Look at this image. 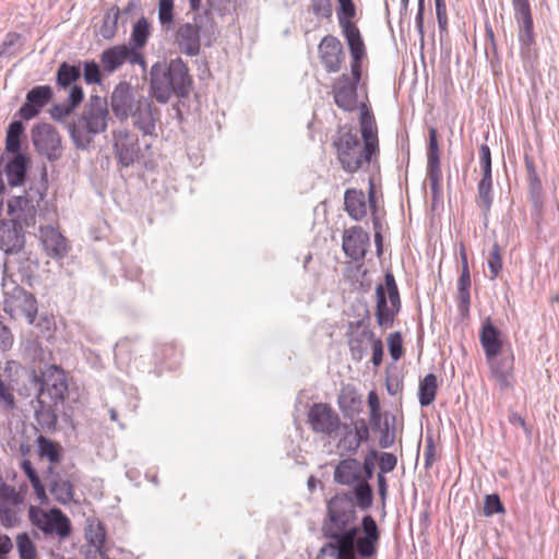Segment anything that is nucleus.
I'll return each mask as SVG.
<instances>
[{"mask_svg":"<svg viewBox=\"0 0 559 559\" xmlns=\"http://www.w3.org/2000/svg\"><path fill=\"white\" fill-rule=\"evenodd\" d=\"M332 536L333 542H326L320 548L322 557L329 552L336 559L341 556L371 559L378 554L381 533L373 516L365 514L360 525Z\"/></svg>","mask_w":559,"mask_h":559,"instance_id":"nucleus-1","label":"nucleus"},{"mask_svg":"<svg viewBox=\"0 0 559 559\" xmlns=\"http://www.w3.org/2000/svg\"><path fill=\"white\" fill-rule=\"evenodd\" d=\"M148 91L152 98L159 104H166L171 97H189L193 80L188 64L177 57L167 61L155 62L148 73Z\"/></svg>","mask_w":559,"mask_h":559,"instance_id":"nucleus-2","label":"nucleus"},{"mask_svg":"<svg viewBox=\"0 0 559 559\" xmlns=\"http://www.w3.org/2000/svg\"><path fill=\"white\" fill-rule=\"evenodd\" d=\"M109 119L108 99L99 95H91L82 114L67 124L75 148L88 150L95 136L107 130Z\"/></svg>","mask_w":559,"mask_h":559,"instance_id":"nucleus-3","label":"nucleus"},{"mask_svg":"<svg viewBox=\"0 0 559 559\" xmlns=\"http://www.w3.org/2000/svg\"><path fill=\"white\" fill-rule=\"evenodd\" d=\"M193 12L192 20L179 24L175 32V44L189 57L199 56L202 45L211 47L218 34L213 13L207 10Z\"/></svg>","mask_w":559,"mask_h":559,"instance_id":"nucleus-4","label":"nucleus"},{"mask_svg":"<svg viewBox=\"0 0 559 559\" xmlns=\"http://www.w3.org/2000/svg\"><path fill=\"white\" fill-rule=\"evenodd\" d=\"M350 52V74L342 73L332 85V95L335 105L345 112H353L358 108V86L362 75V60L366 58V48H348Z\"/></svg>","mask_w":559,"mask_h":559,"instance_id":"nucleus-5","label":"nucleus"},{"mask_svg":"<svg viewBox=\"0 0 559 559\" xmlns=\"http://www.w3.org/2000/svg\"><path fill=\"white\" fill-rule=\"evenodd\" d=\"M48 190V173L46 166L41 168L39 183L31 185L21 195H13L7 202L9 218L26 228L35 227L40 203L45 200Z\"/></svg>","mask_w":559,"mask_h":559,"instance_id":"nucleus-6","label":"nucleus"},{"mask_svg":"<svg viewBox=\"0 0 559 559\" xmlns=\"http://www.w3.org/2000/svg\"><path fill=\"white\" fill-rule=\"evenodd\" d=\"M332 145L336 151L337 160L344 171L355 174L365 165H370L378 155H366L365 142L360 141L357 131L348 124L338 128L333 136Z\"/></svg>","mask_w":559,"mask_h":559,"instance_id":"nucleus-7","label":"nucleus"},{"mask_svg":"<svg viewBox=\"0 0 559 559\" xmlns=\"http://www.w3.org/2000/svg\"><path fill=\"white\" fill-rule=\"evenodd\" d=\"M328 521L323 523L322 534L333 542V534L343 533L356 525L357 512L350 493H337L326 503Z\"/></svg>","mask_w":559,"mask_h":559,"instance_id":"nucleus-8","label":"nucleus"},{"mask_svg":"<svg viewBox=\"0 0 559 559\" xmlns=\"http://www.w3.org/2000/svg\"><path fill=\"white\" fill-rule=\"evenodd\" d=\"M376 318L379 326L389 329L393 326L395 317L401 311V298L395 277L392 272L384 274V284L376 287Z\"/></svg>","mask_w":559,"mask_h":559,"instance_id":"nucleus-9","label":"nucleus"},{"mask_svg":"<svg viewBox=\"0 0 559 559\" xmlns=\"http://www.w3.org/2000/svg\"><path fill=\"white\" fill-rule=\"evenodd\" d=\"M28 518L31 523L46 535L56 534L60 538H67L71 534V522L58 508H51L46 511L39 507L31 506Z\"/></svg>","mask_w":559,"mask_h":559,"instance_id":"nucleus-10","label":"nucleus"},{"mask_svg":"<svg viewBox=\"0 0 559 559\" xmlns=\"http://www.w3.org/2000/svg\"><path fill=\"white\" fill-rule=\"evenodd\" d=\"M3 292L4 311L11 317L20 311L29 323H33L38 312L36 297L13 281L3 285Z\"/></svg>","mask_w":559,"mask_h":559,"instance_id":"nucleus-11","label":"nucleus"},{"mask_svg":"<svg viewBox=\"0 0 559 559\" xmlns=\"http://www.w3.org/2000/svg\"><path fill=\"white\" fill-rule=\"evenodd\" d=\"M31 138L37 153L45 156L49 162H56L62 157L61 136L50 123L40 122L35 124L31 130Z\"/></svg>","mask_w":559,"mask_h":559,"instance_id":"nucleus-12","label":"nucleus"},{"mask_svg":"<svg viewBox=\"0 0 559 559\" xmlns=\"http://www.w3.org/2000/svg\"><path fill=\"white\" fill-rule=\"evenodd\" d=\"M32 381L37 390L36 403H41L46 399H49L56 405L63 402L68 391V382L61 369L55 368L53 371L41 377L34 374Z\"/></svg>","mask_w":559,"mask_h":559,"instance_id":"nucleus-13","label":"nucleus"},{"mask_svg":"<svg viewBox=\"0 0 559 559\" xmlns=\"http://www.w3.org/2000/svg\"><path fill=\"white\" fill-rule=\"evenodd\" d=\"M129 118L143 136L157 138L156 124L160 118V110L150 96L141 95Z\"/></svg>","mask_w":559,"mask_h":559,"instance_id":"nucleus-14","label":"nucleus"},{"mask_svg":"<svg viewBox=\"0 0 559 559\" xmlns=\"http://www.w3.org/2000/svg\"><path fill=\"white\" fill-rule=\"evenodd\" d=\"M142 94L135 92L130 82L120 81L112 90L108 100V107L118 121L124 122L132 115L133 108L139 103Z\"/></svg>","mask_w":559,"mask_h":559,"instance_id":"nucleus-15","label":"nucleus"},{"mask_svg":"<svg viewBox=\"0 0 559 559\" xmlns=\"http://www.w3.org/2000/svg\"><path fill=\"white\" fill-rule=\"evenodd\" d=\"M427 177L430 182L432 205L436 206L442 200V171L440 164L438 133L436 128L429 129V143L427 150Z\"/></svg>","mask_w":559,"mask_h":559,"instance_id":"nucleus-16","label":"nucleus"},{"mask_svg":"<svg viewBox=\"0 0 559 559\" xmlns=\"http://www.w3.org/2000/svg\"><path fill=\"white\" fill-rule=\"evenodd\" d=\"M111 136L118 164L126 168L132 166L140 156L139 136L128 129L114 130Z\"/></svg>","mask_w":559,"mask_h":559,"instance_id":"nucleus-17","label":"nucleus"},{"mask_svg":"<svg viewBox=\"0 0 559 559\" xmlns=\"http://www.w3.org/2000/svg\"><path fill=\"white\" fill-rule=\"evenodd\" d=\"M308 423L316 433L332 437L341 429L338 414L326 403H313L308 411Z\"/></svg>","mask_w":559,"mask_h":559,"instance_id":"nucleus-18","label":"nucleus"},{"mask_svg":"<svg viewBox=\"0 0 559 559\" xmlns=\"http://www.w3.org/2000/svg\"><path fill=\"white\" fill-rule=\"evenodd\" d=\"M340 445L348 453L355 454L358 449L371 440L369 419L354 417L349 424H342Z\"/></svg>","mask_w":559,"mask_h":559,"instance_id":"nucleus-19","label":"nucleus"},{"mask_svg":"<svg viewBox=\"0 0 559 559\" xmlns=\"http://www.w3.org/2000/svg\"><path fill=\"white\" fill-rule=\"evenodd\" d=\"M338 8L336 10L338 24L348 48H366L359 28L352 20L356 16V5L353 0H336Z\"/></svg>","mask_w":559,"mask_h":559,"instance_id":"nucleus-20","label":"nucleus"},{"mask_svg":"<svg viewBox=\"0 0 559 559\" xmlns=\"http://www.w3.org/2000/svg\"><path fill=\"white\" fill-rule=\"evenodd\" d=\"M26 227L11 218L0 221V250L7 255L21 253L26 243Z\"/></svg>","mask_w":559,"mask_h":559,"instance_id":"nucleus-21","label":"nucleus"},{"mask_svg":"<svg viewBox=\"0 0 559 559\" xmlns=\"http://www.w3.org/2000/svg\"><path fill=\"white\" fill-rule=\"evenodd\" d=\"M53 90L50 85H36L26 93L24 104L15 112V117L31 120L37 117L41 109L50 103Z\"/></svg>","mask_w":559,"mask_h":559,"instance_id":"nucleus-22","label":"nucleus"},{"mask_svg":"<svg viewBox=\"0 0 559 559\" xmlns=\"http://www.w3.org/2000/svg\"><path fill=\"white\" fill-rule=\"evenodd\" d=\"M319 56L328 73H336L341 70L345 59V51L341 40L333 35H325L319 46Z\"/></svg>","mask_w":559,"mask_h":559,"instance_id":"nucleus-23","label":"nucleus"},{"mask_svg":"<svg viewBox=\"0 0 559 559\" xmlns=\"http://www.w3.org/2000/svg\"><path fill=\"white\" fill-rule=\"evenodd\" d=\"M369 245V235L360 226H354L346 229L343 234V251L354 261H361L365 259Z\"/></svg>","mask_w":559,"mask_h":559,"instance_id":"nucleus-24","label":"nucleus"},{"mask_svg":"<svg viewBox=\"0 0 559 559\" xmlns=\"http://www.w3.org/2000/svg\"><path fill=\"white\" fill-rule=\"evenodd\" d=\"M479 342L486 359H492L503 353L504 341L502 332L493 324L490 317H487L481 321Z\"/></svg>","mask_w":559,"mask_h":559,"instance_id":"nucleus-25","label":"nucleus"},{"mask_svg":"<svg viewBox=\"0 0 559 559\" xmlns=\"http://www.w3.org/2000/svg\"><path fill=\"white\" fill-rule=\"evenodd\" d=\"M360 116V133L361 140L365 142L366 155H378L379 154V140L376 120L372 111L366 103H361L359 106Z\"/></svg>","mask_w":559,"mask_h":559,"instance_id":"nucleus-26","label":"nucleus"},{"mask_svg":"<svg viewBox=\"0 0 559 559\" xmlns=\"http://www.w3.org/2000/svg\"><path fill=\"white\" fill-rule=\"evenodd\" d=\"M396 415L384 412V415L378 417L377 424L369 420L371 432L378 433V445L380 449L392 448L396 441Z\"/></svg>","mask_w":559,"mask_h":559,"instance_id":"nucleus-27","label":"nucleus"},{"mask_svg":"<svg viewBox=\"0 0 559 559\" xmlns=\"http://www.w3.org/2000/svg\"><path fill=\"white\" fill-rule=\"evenodd\" d=\"M31 159L26 153L12 155L3 166V173L11 188L21 187L27 179Z\"/></svg>","mask_w":559,"mask_h":559,"instance_id":"nucleus-28","label":"nucleus"},{"mask_svg":"<svg viewBox=\"0 0 559 559\" xmlns=\"http://www.w3.org/2000/svg\"><path fill=\"white\" fill-rule=\"evenodd\" d=\"M40 239L47 254L52 259H61L68 253L67 239L51 225L39 228Z\"/></svg>","mask_w":559,"mask_h":559,"instance_id":"nucleus-29","label":"nucleus"},{"mask_svg":"<svg viewBox=\"0 0 559 559\" xmlns=\"http://www.w3.org/2000/svg\"><path fill=\"white\" fill-rule=\"evenodd\" d=\"M514 19L519 24V41L521 56L527 58L531 55V47L535 44L534 22L532 11H520L514 13Z\"/></svg>","mask_w":559,"mask_h":559,"instance_id":"nucleus-30","label":"nucleus"},{"mask_svg":"<svg viewBox=\"0 0 559 559\" xmlns=\"http://www.w3.org/2000/svg\"><path fill=\"white\" fill-rule=\"evenodd\" d=\"M333 478L338 485L354 486L360 481V462L352 456L341 460L334 468Z\"/></svg>","mask_w":559,"mask_h":559,"instance_id":"nucleus-31","label":"nucleus"},{"mask_svg":"<svg viewBox=\"0 0 559 559\" xmlns=\"http://www.w3.org/2000/svg\"><path fill=\"white\" fill-rule=\"evenodd\" d=\"M337 405L344 418L353 420L362 411L364 401L355 388L347 385L341 390Z\"/></svg>","mask_w":559,"mask_h":559,"instance_id":"nucleus-32","label":"nucleus"},{"mask_svg":"<svg viewBox=\"0 0 559 559\" xmlns=\"http://www.w3.org/2000/svg\"><path fill=\"white\" fill-rule=\"evenodd\" d=\"M84 92L81 86H72L69 91L68 100L63 104H55L50 108V116L53 120L64 123L66 119L83 102Z\"/></svg>","mask_w":559,"mask_h":559,"instance_id":"nucleus-33","label":"nucleus"},{"mask_svg":"<svg viewBox=\"0 0 559 559\" xmlns=\"http://www.w3.org/2000/svg\"><path fill=\"white\" fill-rule=\"evenodd\" d=\"M348 347L352 359L359 362L367 355L366 342L372 343L377 337L370 329H364L353 333H347Z\"/></svg>","mask_w":559,"mask_h":559,"instance_id":"nucleus-34","label":"nucleus"},{"mask_svg":"<svg viewBox=\"0 0 559 559\" xmlns=\"http://www.w3.org/2000/svg\"><path fill=\"white\" fill-rule=\"evenodd\" d=\"M345 211L354 221H361L367 215L366 197L361 190L347 189L344 194Z\"/></svg>","mask_w":559,"mask_h":559,"instance_id":"nucleus-35","label":"nucleus"},{"mask_svg":"<svg viewBox=\"0 0 559 559\" xmlns=\"http://www.w3.org/2000/svg\"><path fill=\"white\" fill-rule=\"evenodd\" d=\"M82 76L81 63H70L62 61L56 71V85L58 90L72 88V86H79L75 84Z\"/></svg>","mask_w":559,"mask_h":559,"instance_id":"nucleus-36","label":"nucleus"},{"mask_svg":"<svg viewBox=\"0 0 559 559\" xmlns=\"http://www.w3.org/2000/svg\"><path fill=\"white\" fill-rule=\"evenodd\" d=\"M49 490L55 500L62 506L70 504L74 501V486L72 481L62 478L60 475H56L49 481Z\"/></svg>","mask_w":559,"mask_h":559,"instance_id":"nucleus-37","label":"nucleus"},{"mask_svg":"<svg viewBox=\"0 0 559 559\" xmlns=\"http://www.w3.org/2000/svg\"><path fill=\"white\" fill-rule=\"evenodd\" d=\"M127 45H116L105 49L100 53V62L104 71L112 73L127 62Z\"/></svg>","mask_w":559,"mask_h":559,"instance_id":"nucleus-38","label":"nucleus"},{"mask_svg":"<svg viewBox=\"0 0 559 559\" xmlns=\"http://www.w3.org/2000/svg\"><path fill=\"white\" fill-rule=\"evenodd\" d=\"M353 490L349 491L355 509L360 511L369 510L373 504V488L367 481H359L355 484Z\"/></svg>","mask_w":559,"mask_h":559,"instance_id":"nucleus-39","label":"nucleus"},{"mask_svg":"<svg viewBox=\"0 0 559 559\" xmlns=\"http://www.w3.org/2000/svg\"><path fill=\"white\" fill-rule=\"evenodd\" d=\"M471 273L469 269L462 270L457 281V309L461 316L466 317L471 306Z\"/></svg>","mask_w":559,"mask_h":559,"instance_id":"nucleus-40","label":"nucleus"},{"mask_svg":"<svg viewBox=\"0 0 559 559\" xmlns=\"http://www.w3.org/2000/svg\"><path fill=\"white\" fill-rule=\"evenodd\" d=\"M23 119H14L10 122L5 134V152L12 155L23 153L21 146V136L24 134L25 127Z\"/></svg>","mask_w":559,"mask_h":559,"instance_id":"nucleus-41","label":"nucleus"},{"mask_svg":"<svg viewBox=\"0 0 559 559\" xmlns=\"http://www.w3.org/2000/svg\"><path fill=\"white\" fill-rule=\"evenodd\" d=\"M34 411L35 420L41 427V429L48 432L56 430L57 415L51 405L47 404V401L36 403V405H34Z\"/></svg>","mask_w":559,"mask_h":559,"instance_id":"nucleus-42","label":"nucleus"},{"mask_svg":"<svg viewBox=\"0 0 559 559\" xmlns=\"http://www.w3.org/2000/svg\"><path fill=\"white\" fill-rule=\"evenodd\" d=\"M152 33V26L145 16H141L132 26L128 46L143 48L146 46Z\"/></svg>","mask_w":559,"mask_h":559,"instance_id":"nucleus-43","label":"nucleus"},{"mask_svg":"<svg viewBox=\"0 0 559 559\" xmlns=\"http://www.w3.org/2000/svg\"><path fill=\"white\" fill-rule=\"evenodd\" d=\"M438 390L437 377L433 373L426 374L418 386V400L423 407L429 406L436 399Z\"/></svg>","mask_w":559,"mask_h":559,"instance_id":"nucleus-44","label":"nucleus"},{"mask_svg":"<svg viewBox=\"0 0 559 559\" xmlns=\"http://www.w3.org/2000/svg\"><path fill=\"white\" fill-rule=\"evenodd\" d=\"M38 453L41 457H46L50 463H59L62 459L61 445L45 436L37 437Z\"/></svg>","mask_w":559,"mask_h":559,"instance_id":"nucleus-45","label":"nucleus"},{"mask_svg":"<svg viewBox=\"0 0 559 559\" xmlns=\"http://www.w3.org/2000/svg\"><path fill=\"white\" fill-rule=\"evenodd\" d=\"M120 14L121 10L117 5L111 7L105 12L103 23L99 27V35L104 39H111L116 36Z\"/></svg>","mask_w":559,"mask_h":559,"instance_id":"nucleus-46","label":"nucleus"},{"mask_svg":"<svg viewBox=\"0 0 559 559\" xmlns=\"http://www.w3.org/2000/svg\"><path fill=\"white\" fill-rule=\"evenodd\" d=\"M17 263V273L21 277V282L32 286L35 278V273L39 266L38 261L36 259L23 258L19 259Z\"/></svg>","mask_w":559,"mask_h":559,"instance_id":"nucleus-47","label":"nucleus"},{"mask_svg":"<svg viewBox=\"0 0 559 559\" xmlns=\"http://www.w3.org/2000/svg\"><path fill=\"white\" fill-rule=\"evenodd\" d=\"M491 376L502 373H512L514 365V356L512 353L509 355H500L492 359H487Z\"/></svg>","mask_w":559,"mask_h":559,"instance_id":"nucleus-48","label":"nucleus"},{"mask_svg":"<svg viewBox=\"0 0 559 559\" xmlns=\"http://www.w3.org/2000/svg\"><path fill=\"white\" fill-rule=\"evenodd\" d=\"M87 547H104L106 543V531L104 525L98 522L90 524L85 532Z\"/></svg>","mask_w":559,"mask_h":559,"instance_id":"nucleus-49","label":"nucleus"},{"mask_svg":"<svg viewBox=\"0 0 559 559\" xmlns=\"http://www.w3.org/2000/svg\"><path fill=\"white\" fill-rule=\"evenodd\" d=\"M82 76L86 84L100 85L103 82L100 66L95 60L84 61L82 64Z\"/></svg>","mask_w":559,"mask_h":559,"instance_id":"nucleus-50","label":"nucleus"},{"mask_svg":"<svg viewBox=\"0 0 559 559\" xmlns=\"http://www.w3.org/2000/svg\"><path fill=\"white\" fill-rule=\"evenodd\" d=\"M158 22L162 26L169 28L175 22V2L174 0H158L157 5Z\"/></svg>","mask_w":559,"mask_h":559,"instance_id":"nucleus-51","label":"nucleus"},{"mask_svg":"<svg viewBox=\"0 0 559 559\" xmlns=\"http://www.w3.org/2000/svg\"><path fill=\"white\" fill-rule=\"evenodd\" d=\"M377 456L374 453V447H370L360 462V481L369 483L373 478L376 469Z\"/></svg>","mask_w":559,"mask_h":559,"instance_id":"nucleus-52","label":"nucleus"},{"mask_svg":"<svg viewBox=\"0 0 559 559\" xmlns=\"http://www.w3.org/2000/svg\"><path fill=\"white\" fill-rule=\"evenodd\" d=\"M16 547L20 559H37L36 547L27 533L17 535Z\"/></svg>","mask_w":559,"mask_h":559,"instance_id":"nucleus-53","label":"nucleus"},{"mask_svg":"<svg viewBox=\"0 0 559 559\" xmlns=\"http://www.w3.org/2000/svg\"><path fill=\"white\" fill-rule=\"evenodd\" d=\"M374 453L377 456V464L379 467L378 473L388 474L395 469L397 465V457L395 454L391 452L379 451L376 448Z\"/></svg>","mask_w":559,"mask_h":559,"instance_id":"nucleus-54","label":"nucleus"},{"mask_svg":"<svg viewBox=\"0 0 559 559\" xmlns=\"http://www.w3.org/2000/svg\"><path fill=\"white\" fill-rule=\"evenodd\" d=\"M0 523L4 528H12L19 525V512L3 501H0Z\"/></svg>","mask_w":559,"mask_h":559,"instance_id":"nucleus-55","label":"nucleus"},{"mask_svg":"<svg viewBox=\"0 0 559 559\" xmlns=\"http://www.w3.org/2000/svg\"><path fill=\"white\" fill-rule=\"evenodd\" d=\"M22 36L19 33H8L0 46V57L14 56L20 51Z\"/></svg>","mask_w":559,"mask_h":559,"instance_id":"nucleus-56","label":"nucleus"},{"mask_svg":"<svg viewBox=\"0 0 559 559\" xmlns=\"http://www.w3.org/2000/svg\"><path fill=\"white\" fill-rule=\"evenodd\" d=\"M477 193H478L477 204L480 207L483 214L485 216H487L488 213L490 212V209H491V205L493 202L492 187L478 183L477 185Z\"/></svg>","mask_w":559,"mask_h":559,"instance_id":"nucleus-57","label":"nucleus"},{"mask_svg":"<svg viewBox=\"0 0 559 559\" xmlns=\"http://www.w3.org/2000/svg\"><path fill=\"white\" fill-rule=\"evenodd\" d=\"M0 501L12 507H19L23 503V497L13 486L2 483L0 485Z\"/></svg>","mask_w":559,"mask_h":559,"instance_id":"nucleus-58","label":"nucleus"},{"mask_svg":"<svg viewBox=\"0 0 559 559\" xmlns=\"http://www.w3.org/2000/svg\"><path fill=\"white\" fill-rule=\"evenodd\" d=\"M487 264L490 272V278L495 280L502 270L501 248L497 242L492 246Z\"/></svg>","mask_w":559,"mask_h":559,"instance_id":"nucleus-59","label":"nucleus"},{"mask_svg":"<svg viewBox=\"0 0 559 559\" xmlns=\"http://www.w3.org/2000/svg\"><path fill=\"white\" fill-rule=\"evenodd\" d=\"M504 513V507L497 493L487 495L484 501V514L491 516L493 514Z\"/></svg>","mask_w":559,"mask_h":559,"instance_id":"nucleus-60","label":"nucleus"},{"mask_svg":"<svg viewBox=\"0 0 559 559\" xmlns=\"http://www.w3.org/2000/svg\"><path fill=\"white\" fill-rule=\"evenodd\" d=\"M389 353L394 361H397L403 355V338L401 332H393L388 338Z\"/></svg>","mask_w":559,"mask_h":559,"instance_id":"nucleus-61","label":"nucleus"},{"mask_svg":"<svg viewBox=\"0 0 559 559\" xmlns=\"http://www.w3.org/2000/svg\"><path fill=\"white\" fill-rule=\"evenodd\" d=\"M360 308L362 310V313L360 314L361 318L356 321L348 322L347 333H353V332L360 331L364 329H370V312H369L367 304H361Z\"/></svg>","mask_w":559,"mask_h":559,"instance_id":"nucleus-62","label":"nucleus"},{"mask_svg":"<svg viewBox=\"0 0 559 559\" xmlns=\"http://www.w3.org/2000/svg\"><path fill=\"white\" fill-rule=\"evenodd\" d=\"M312 12L316 16L329 19L332 16V1L331 0H311Z\"/></svg>","mask_w":559,"mask_h":559,"instance_id":"nucleus-63","label":"nucleus"},{"mask_svg":"<svg viewBox=\"0 0 559 559\" xmlns=\"http://www.w3.org/2000/svg\"><path fill=\"white\" fill-rule=\"evenodd\" d=\"M368 406H369V420L374 424L378 421V417L384 415L381 411L380 400L376 391H370L368 394Z\"/></svg>","mask_w":559,"mask_h":559,"instance_id":"nucleus-64","label":"nucleus"}]
</instances>
